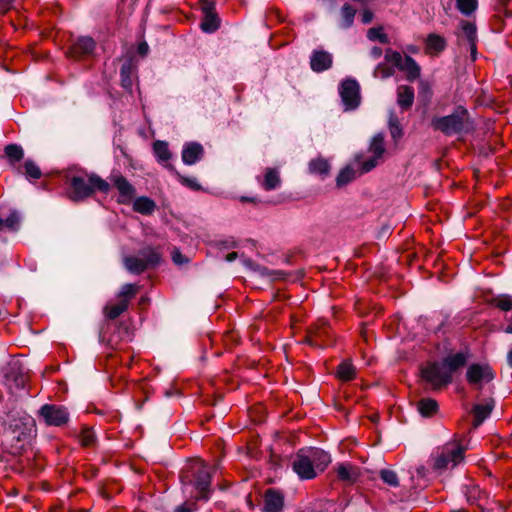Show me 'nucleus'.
<instances>
[{"mask_svg":"<svg viewBox=\"0 0 512 512\" xmlns=\"http://www.w3.org/2000/svg\"><path fill=\"white\" fill-rule=\"evenodd\" d=\"M469 359L468 352L447 355L442 362H435L422 370L423 378L434 387L446 385L452 381L453 374L465 366Z\"/></svg>","mask_w":512,"mask_h":512,"instance_id":"f257e3e1","label":"nucleus"},{"mask_svg":"<svg viewBox=\"0 0 512 512\" xmlns=\"http://www.w3.org/2000/svg\"><path fill=\"white\" fill-rule=\"evenodd\" d=\"M3 424L6 426L3 433L5 441L10 443L13 452H17L31 437L34 420L24 412L13 411L7 415Z\"/></svg>","mask_w":512,"mask_h":512,"instance_id":"f03ea898","label":"nucleus"},{"mask_svg":"<svg viewBox=\"0 0 512 512\" xmlns=\"http://www.w3.org/2000/svg\"><path fill=\"white\" fill-rule=\"evenodd\" d=\"M331 462V457L324 450L319 448H309L300 450L292 464L293 471L302 480L313 479L319 472Z\"/></svg>","mask_w":512,"mask_h":512,"instance_id":"7ed1b4c3","label":"nucleus"},{"mask_svg":"<svg viewBox=\"0 0 512 512\" xmlns=\"http://www.w3.org/2000/svg\"><path fill=\"white\" fill-rule=\"evenodd\" d=\"M109 188V183L97 175H75L69 181L68 194L73 201H80L89 197L95 190L107 193Z\"/></svg>","mask_w":512,"mask_h":512,"instance_id":"20e7f679","label":"nucleus"},{"mask_svg":"<svg viewBox=\"0 0 512 512\" xmlns=\"http://www.w3.org/2000/svg\"><path fill=\"white\" fill-rule=\"evenodd\" d=\"M431 125L434 130L440 131L446 136L461 134L468 130V112L463 107H457L449 115L434 117Z\"/></svg>","mask_w":512,"mask_h":512,"instance_id":"39448f33","label":"nucleus"},{"mask_svg":"<svg viewBox=\"0 0 512 512\" xmlns=\"http://www.w3.org/2000/svg\"><path fill=\"white\" fill-rule=\"evenodd\" d=\"M464 448L456 442H449L438 448L434 454V468L449 469L457 466L464 459Z\"/></svg>","mask_w":512,"mask_h":512,"instance_id":"423d86ee","label":"nucleus"},{"mask_svg":"<svg viewBox=\"0 0 512 512\" xmlns=\"http://www.w3.org/2000/svg\"><path fill=\"white\" fill-rule=\"evenodd\" d=\"M160 261L159 253L152 248H145L140 252V256H130L123 259L127 271L132 274H140L148 266H155Z\"/></svg>","mask_w":512,"mask_h":512,"instance_id":"0eeeda50","label":"nucleus"},{"mask_svg":"<svg viewBox=\"0 0 512 512\" xmlns=\"http://www.w3.org/2000/svg\"><path fill=\"white\" fill-rule=\"evenodd\" d=\"M369 154H371L365 160H357L358 166H360V174L369 172L376 167L379 161L382 159L385 148H384V136L382 133L375 135L370 143Z\"/></svg>","mask_w":512,"mask_h":512,"instance_id":"6e6552de","label":"nucleus"},{"mask_svg":"<svg viewBox=\"0 0 512 512\" xmlns=\"http://www.w3.org/2000/svg\"><path fill=\"white\" fill-rule=\"evenodd\" d=\"M339 94L344 105V109L354 110L360 104V87L356 80L346 79L339 86Z\"/></svg>","mask_w":512,"mask_h":512,"instance_id":"1a4fd4ad","label":"nucleus"},{"mask_svg":"<svg viewBox=\"0 0 512 512\" xmlns=\"http://www.w3.org/2000/svg\"><path fill=\"white\" fill-rule=\"evenodd\" d=\"M5 383L9 389H23L26 385V370L19 360L11 361L4 373Z\"/></svg>","mask_w":512,"mask_h":512,"instance_id":"9d476101","label":"nucleus"},{"mask_svg":"<svg viewBox=\"0 0 512 512\" xmlns=\"http://www.w3.org/2000/svg\"><path fill=\"white\" fill-rule=\"evenodd\" d=\"M40 416L50 426H61L68 422L69 413L63 406L45 404L39 410Z\"/></svg>","mask_w":512,"mask_h":512,"instance_id":"9b49d317","label":"nucleus"},{"mask_svg":"<svg viewBox=\"0 0 512 512\" xmlns=\"http://www.w3.org/2000/svg\"><path fill=\"white\" fill-rule=\"evenodd\" d=\"M466 377L470 384L482 386L494 378V373L489 365L475 363L468 367Z\"/></svg>","mask_w":512,"mask_h":512,"instance_id":"f8f14e48","label":"nucleus"},{"mask_svg":"<svg viewBox=\"0 0 512 512\" xmlns=\"http://www.w3.org/2000/svg\"><path fill=\"white\" fill-rule=\"evenodd\" d=\"M211 481V474L207 466L201 463L200 468L197 470L194 486L199 493V498L207 500L209 498V487Z\"/></svg>","mask_w":512,"mask_h":512,"instance_id":"ddd939ff","label":"nucleus"},{"mask_svg":"<svg viewBox=\"0 0 512 512\" xmlns=\"http://www.w3.org/2000/svg\"><path fill=\"white\" fill-rule=\"evenodd\" d=\"M153 153L158 163L168 168L170 171H174V167L169 163L172 158V153L166 141L156 140L153 143Z\"/></svg>","mask_w":512,"mask_h":512,"instance_id":"4468645a","label":"nucleus"},{"mask_svg":"<svg viewBox=\"0 0 512 512\" xmlns=\"http://www.w3.org/2000/svg\"><path fill=\"white\" fill-rule=\"evenodd\" d=\"M203 152L201 144L196 142L186 143L182 149V161L186 165H193L202 158Z\"/></svg>","mask_w":512,"mask_h":512,"instance_id":"2eb2a0df","label":"nucleus"},{"mask_svg":"<svg viewBox=\"0 0 512 512\" xmlns=\"http://www.w3.org/2000/svg\"><path fill=\"white\" fill-rule=\"evenodd\" d=\"M311 69L315 72H323L332 65V55L329 52L314 51L310 58Z\"/></svg>","mask_w":512,"mask_h":512,"instance_id":"dca6fc26","label":"nucleus"},{"mask_svg":"<svg viewBox=\"0 0 512 512\" xmlns=\"http://www.w3.org/2000/svg\"><path fill=\"white\" fill-rule=\"evenodd\" d=\"M284 505L283 495L273 489L266 491L264 495V511L265 512H281Z\"/></svg>","mask_w":512,"mask_h":512,"instance_id":"f3484780","label":"nucleus"},{"mask_svg":"<svg viewBox=\"0 0 512 512\" xmlns=\"http://www.w3.org/2000/svg\"><path fill=\"white\" fill-rule=\"evenodd\" d=\"M112 180L120 194L119 202L120 203L130 202L135 195L134 187L122 176H114Z\"/></svg>","mask_w":512,"mask_h":512,"instance_id":"a211bd4d","label":"nucleus"},{"mask_svg":"<svg viewBox=\"0 0 512 512\" xmlns=\"http://www.w3.org/2000/svg\"><path fill=\"white\" fill-rule=\"evenodd\" d=\"M494 400L486 399L483 403L476 404L473 408L474 414V422L473 425L475 427L481 425L483 421L489 417L490 413L494 408Z\"/></svg>","mask_w":512,"mask_h":512,"instance_id":"6ab92c4d","label":"nucleus"},{"mask_svg":"<svg viewBox=\"0 0 512 512\" xmlns=\"http://www.w3.org/2000/svg\"><path fill=\"white\" fill-rule=\"evenodd\" d=\"M336 473L339 480L353 483L358 478V469L349 463H340L336 467Z\"/></svg>","mask_w":512,"mask_h":512,"instance_id":"aec40b11","label":"nucleus"},{"mask_svg":"<svg viewBox=\"0 0 512 512\" xmlns=\"http://www.w3.org/2000/svg\"><path fill=\"white\" fill-rule=\"evenodd\" d=\"M414 101V90L410 86H399L397 89V103L402 109H408Z\"/></svg>","mask_w":512,"mask_h":512,"instance_id":"412c9836","label":"nucleus"},{"mask_svg":"<svg viewBox=\"0 0 512 512\" xmlns=\"http://www.w3.org/2000/svg\"><path fill=\"white\" fill-rule=\"evenodd\" d=\"M399 70L406 73V77L409 81H414L420 76V66L410 56L404 57V61Z\"/></svg>","mask_w":512,"mask_h":512,"instance_id":"4be33fe9","label":"nucleus"},{"mask_svg":"<svg viewBox=\"0 0 512 512\" xmlns=\"http://www.w3.org/2000/svg\"><path fill=\"white\" fill-rule=\"evenodd\" d=\"M155 202L148 197H138L133 202V209L143 215L152 214L155 210Z\"/></svg>","mask_w":512,"mask_h":512,"instance_id":"5701e85b","label":"nucleus"},{"mask_svg":"<svg viewBox=\"0 0 512 512\" xmlns=\"http://www.w3.org/2000/svg\"><path fill=\"white\" fill-rule=\"evenodd\" d=\"M21 217L16 211L11 212L5 219L0 217V231L7 229L17 231L19 229Z\"/></svg>","mask_w":512,"mask_h":512,"instance_id":"b1692460","label":"nucleus"},{"mask_svg":"<svg viewBox=\"0 0 512 512\" xmlns=\"http://www.w3.org/2000/svg\"><path fill=\"white\" fill-rule=\"evenodd\" d=\"M438 404L434 399L423 398L418 402V411L423 417H430L437 412Z\"/></svg>","mask_w":512,"mask_h":512,"instance_id":"393cba45","label":"nucleus"},{"mask_svg":"<svg viewBox=\"0 0 512 512\" xmlns=\"http://www.w3.org/2000/svg\"><path fill=\"white\" fill-rule=\"evenodd\" d=\"M280 184L279 174L275 169H268L261 182L262 187L265 190H273Z\"/></svg>","mask_w":512,"mask_h":512,"instance_id":"a878e982","label":"nucleus"},{"mask_svg":"<svg viewBox=\"0 0 512 512\" xmlns=\"http://www.w3.org/2000/svg\"><path fill=\"white\" fill-rule=\"evenodd\" d=\"M220 20L216 13L204 15L201 23V29L207 33H213L219 28Z\"/></svg>","mask_w":512,"mask_h":512,"instance_id":"bb28decb","label":"nucleus"},{"mask_svg":"<svg viewBox=\"0 0 512 512\" xmlns=\"http://www.w3.org/2000/svg\"><path fill=\"white\" fill-rule=\"evenodd\" d=\"M95 48V42L91 37H80L74 45L77 53L89 54Z\"/></svg>","mask_w":512,"mask_h":512,"instance_id":"cd10ccee","label":"nucleus"},{"mask_svg":"<svg viewBox=\"0 0 512 512\" xmlns=\"http://www.w3.org/2000/svg\"><path fill=\"white\" fill-rule=\"evenodd\" d=\"M132 74H133V67H132L131 63H124L120 69L121 84H122L123 88H125L126 90H129V91L132 89V84H133Z\"/></svg>","mask_w":512,"mask_h":512,"instance_id":"c85d7f7f","label":"nucleus"},{"mask_svg":"<svg viewBox=\"0 0 512 512\" xmlns=\"http://www.w3.org/2000/svg\"><path fill=\"white\" fill-rule=\"evenodd\" d=\"M355 372L353 364L345 361L338 366L337 376L343 381H349L354 378Z\"/></svg>","mask_w":512,"mask_h":512,"instance_id":"c756f323","label":"nucleus"},{"mask_svg":"<svg viewBox=\"0 0 512 512\" xmlns=\"http://www.w3.org/2000/svg\"><path fill=\"white\" fill-rule=\"evenodd\" d=\"M127 300L122 299L119 303L114 305H107L105 307V314L109 319H115L127 309Z\"/></svg>","mask_w":512,"mask_h":512,"instance_id":"7c9ffc66","label":"nucleus"},{"mask_svg":"<svg viewBox=\"0 0 512 512\" xmlns=\"http://www.w3.org/2000/svg\"><path fill=\"white\" fill-rule=\"evenodd\" d=\"M356 14V10L349 4H344L341 9L342 22L341 26L343 28H349L354 21V17Z\"/></svg>","mask_w":512,"mask_h":512,"instance_id":"2f4dec72","label":"nucleus"},{"mask_svg":"<svg viewBox=\"0 0 512 512\" xmlns=\"http://www.w3.org/2000/svg\"><path fill=\"white\" fill-rule=\"evenodd\" d=\"M427 49L433 52H440L445 48V40L443 37L430 34L426 41Z\"/></svg>","mask_w":512,"mask_h":512,"instance_id":"473e14b6","label":"nucleus"},{"mask_svg":"<svg viewBox=\"0 0 512 512\" xmlns=\"http://www.w3.org/2000/svg\"><path fill=\"white\" fill-rule=\"evenodd\" d=\"M388 126L390 134L394 140H397L402 136V128L400 126L399 120L395 113L392 111L389 114Z\"/></svg>","mask_w":512,"mask_h":512,"instance_id":"72a5a7b5","label":"nucleus"},{"mask_svg":"<svg viewBox=\"0 0 512 512\" xmlns=\"http://www.w3.org/2000/svg\"><path fill=\"white\" fill-rule=\"evenodd\" d=\"M309 169L312 173L316 174H327L329 171V163L323 158H317L309 163Z\"/></svg>","mask_w":512,"mask_h":512,"instance_id":"f704fd0d","label":"nucleus"},{"mask_svg":"<svg viewBox=\"0 0 512 512\" xmlns=\"http://www.w3.org/2000/svg\"><path fill=\"white\" fill-rule=\"evenodd\" d=\"M367 37L371 41H379L383 44L389 43V37L386 33L383 32L382 27L370 28L367 32Z\"/></svg>","mask_w":512,"mask_h":512,"instance_id":"c9c22d12","label":"nucleus"},{"mask_svg":"<svg viewBox=\"0 0 512 512\" xmlns=\"http://www.w3.org/2000/svg\"><path fill=\"white\" fill-rule=\"evenodd\" d=\"M477 6V0H457L458 10L466 16L471 15L477 9Z\"/></svg>","mask_w":512,"mask_h":512,"instance_id":"e433bc0d","label":"nucleus"},{"mask_svg":"<svg viewBox=\"0 0 512 512\" xmlns=\"http://www.w3.org/2000/svg\"><path fill=\"white\" fill-rule=\"evenodd\" d=\"M355 177H356L355 170L353 168H351L350 166H347L339 172L337 179H336L337 185L343 186V185L349 183Z\"/></svg>","mask_w":512,"mask_h":512,"instance_id":"4c0bfd02","label":"nucleus"},{"mask_svg":"<svg viewBox=\"0 0 512 512\" xmlns=\"http://www.w3.org/2000/svg\"><path fill=\"white\" fill-rule=\"evenodd\" d=\"M175 176L177 177L178 181L188 187L191 190L198 191L201 189V185L198 183L197 179L194 177H187L184 175H181L179 172H177L175 169L172 171Z\"/></svg>","mask_w":512,"mask_h":512,"instance_id":"58836bf2","label":"nucleus"},{"mask_svg":"<svg viewBox=\"0 0 512 512\" xmlns=\"http://www.w3.org/2000/svg\"><path fill=\"white\" fill-rule=\"evenodd\" d=\"M462 31L465 34L470 45H472L473 49H475V42L477 38L475 24L471 22H462Z\"/></svg>","mask_w":512,"mask_h":512,"instance_id":"ea45409f","label":"nucleus"},{"mask_svg":"<svg viewBox=\"0 0 512 512\" xmlns=\"http://www.w3.org/2000/svg\"><path fill=\"white\" fill-rule=\"evenodd\" d=\"M23 149L16 145V144H10L5 147V155L12 161L16 162L22 159L23 157Z\"/></svg>","mask_w":512,"mask_h":512,"instance_id":"a19ab883","label":"nucleus"},{"mask_svg":"<svg viewBox=\"0 0 512 512\" xmlns=\"http://www.w3.org/2000/svg\"><path fill=\"white\" fill-rule=\"evenodd\" d=\"M25 174L30 179H39L42 175L40 168L32 160H26L24 163Z\"/></svg>","mask_w":512,"mask_h":512,"instance_id":"79ce46f5","label":"nucleus"},{"mask_svg":"<svg viewBox=\"0 0 512 512\" xmlns=\"http://www.w3.org/2000/svg\"><path fill=\"white\" fill-rule=\"evenodd\" d=\"M385 60L386 62L394 65L398 69L404 61V57L397 51H393L392 49H387L385 52Z\"/></svg>","mask_w":512,"mask_h":512,"instance_id":"37998d69","label":"nucleus"},{"mask_svg":"<svg viewBox=\"0 0 512 512\" xmlns=\"http://www.w3.org/2000/svg\"><path fill=\"white\" fill-rule=\"evenodd\" d=\"M394 74V69L386 64L380 63L374 70V76L381 79L389 78Z\"/></svg>","mask_w":512,"mask_h":512,"instance_id":"c03bdc74","label":"nucleus"},{"mask_svg":"<svg viewBox=\"0 0 512 512\" xmlns=\"http://www.w3.org/2000/svg\"><path fill=\"white\" fill-rule=\"evenodd\" d=\"M381 479L387 483L390 486H397L398 485V477L396 473L392 470H382L381 473Z\"/></svg>","mask_w":512,"mask_h":512,"instance_id":"a18cd8bd","label":"nucleus"},{"mask_svg":"<svg viewBox=\"0 0 512 512\" xmlns=\"http://www.w3.org/2000/svg\"><path fill=\"white\" fill-rule=\"evenodd\" d=\"M137 287L134 284H125L122 286L119 296L122 297V299H126L127 302L131 297H133L136 294Z\"/></svg>","mask_w":512,"mask_h":512,"instance_id":"49530a36","label":"nucleus"},{"mask_svg":"<svg viewBox=\"0 0 512 512\" xmlns=\"http://www.w3.org/2000/svg\"><path fill=\"white\" fill-rule=\"evenodd\" d=\"M95 433L91 429H84L80 435V441L84 446H90L94 443Z\"/></svg>","mask_w":512,"mask_h":512,"instance_id":"de8ad7c7","label":"nucleus"},{"mask_svg":"<svg viewBox=\"0 0 512 512\" xmlns=\"http://www.w3.org/2000/svg\"><path fill=\"white\" fill-rule=\"evenodd\" d=\"M497 307L503 311H509L512 309V297L502 296L497 300Z\"/></svg>","mask_w":512,"mask_h":512,"instance_id":"09e8293b","label":"nucleus"},{"mask_svg":"<svg viewBox=\"0 0 512 512\" xmlns=\"http://www.w3.org/2000/svg\"><path fill=\"white\" fill-rule=\"evenodd\" d=\"M203 14H212L214 12V3L211 0H201Z\"/></svg>","mask_w":512,"mask_h":512,"instance_id":"8fccbe9b","label":"nucleus"},{"mask_svg":"<svg viewBox=\"0 0 512 512\" xmlns=\"http://www.w3.org/2000/svg\"><path fill=\"white\" fill-rule=\"evenodd\" d=\"M172 259H173L174 263L178 264V265L186 262V259L182 256V254L178 250H174L172 252Z\"/></svg>","mask_w":512,"mask_h":512,"instance_id":"3c124183","label":"nucleus"},{"mask_svg":"<svg viewBox=\"0 0 512 512\" xmlns=\"http://www.w3.org/2000/svg\"><path fill=\"white\" fill-rule=\"evenodd\" d=\"M217 245L219 247H222L224 249H230V248H234L236 247V243L235 241L231 240V239H228V240H224V241H219L217 243Z\"/></svg>","mask_w":512,"mask_h":512,"instance_id":"603ef678","label":"nucleus"},{"mask_svg":"<svg viewBox=\"0 0 512 512\" xmlns=\"http://www.w3.org/2000/svg\"><path fill=\"white\" fill-rule=\"evenodd\" d=\"M13 2L14 0H0V11H8L12 7Z\"/></svg>","mask_w":512,"mask_h":512,"instance_id":"864d4df0","label":"nucleus"},{"mask_svg":"<svg viewBox=\"0 0 512 512\" xmlns=\"http://www.w3.org/2000/svg\"><path fill=\"white\" fill-rule=\"evenodd\" d=\"M373 19V13L370 10H364L362 13V22L368 24Z\"/></svg>","mask_w":512,"mask_h":512,"instance_id":"5fc2aeb1","label":"nucleus"},{"mask_svg":"<svg viewBox=\"0 0 512 512\" xmlns=\"http://www.w3.org/2000/svg\"><path fill=\"white\" fill-rule=\"evenodd\" d=\"M148 50H149V46L146 42H141L139 45H138V53L141 54V55H146L148 53Z\"/></svg>","mask_w":512,"mask_h":512,"instance_id":"6e6d98bb","label":"nucleus"},{"mask_svg":"<svg viewBox=\"0 0 512 512\" xmlns=\"http://www.w3.org/2000/svg\"><path fill=\"white\" fill-rule=\"evenodd\" d=\"M382 55V49L379 48V47H373L371 49V56L374 58V59H378L380 58Z\"/></svg>","mask_w":512,"mask_h":512,"instance_id":"4d7b16f0","label":"nucleus"},{"mask_svg":"<svg viewBox=\"0 0 512 512\" xmlns=\"http://www.w3.org/2000/svg\"><path fill=\"white\" fill-rule=\"evenodd\" d=\"M237 257H238V254H237L236 252H232V253H229V254L226 256L225 260H226L227 262H232V261H234Z\"/></svg>","mask_w":512,"mask_h":512,"instance_id":"13d9d810","label":"nucleus"},{"mask_svg":"<svg viewBox=\"0 0 512 512\" xmlns=\"http://www.w3.org/2000/svg\"><path fill=\"white\" fill-rule=\"evenodd\" d=\"M175 512H192V511L189 508L185 507V506H178L175 509Z\"/></svg>","mask_w":512,"mask_h":512,"instance_id":"bf43d9fd","label":"nucleus"},{"mask_svg":"<svg viewBox=\"0 0 512 512\" xmlns=\"http://www.w3.org/2000/svg\"><path fill=\"white\" fill-rule=\"evenodd\" d=\"M507 362H508V365L512 368V349L508 352Z\"/></svg>","mask_w":512,"mask_h":512,"instance_id":"052dcab7","label":"nucleus"},{"mask_svg":"<svg viewBox=\"0 0 512 512\" xmlns=\"http://www.w3.org/2000/svg\"><path fill=\"white\" fill-rule=\"evenodd\" d=\"M476 48L473 49V46L471 45V55L473 58H475Z\"/></svg>","mask_w":512,"mask_h":512,"instance_id":"680f3d73","label":"nucleus"}]
</instances>
